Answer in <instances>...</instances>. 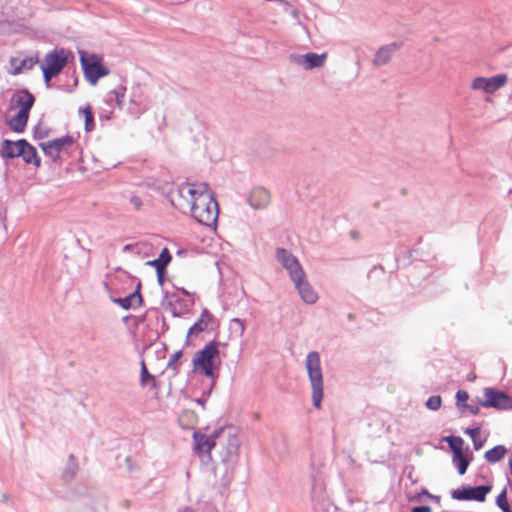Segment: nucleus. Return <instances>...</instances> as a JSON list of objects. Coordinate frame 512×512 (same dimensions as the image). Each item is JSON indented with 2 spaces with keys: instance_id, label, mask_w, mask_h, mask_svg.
I'll return each instance as SVG.
<instances>
[{
  "instance_id": "obj_1",
  "label": "nucleus",
  "mask_w": 512,
  "mask_h": 512,
  "mask_svg": "<svg viewBox=\"0 0 512 512\" xmlns=\"http://www.w3.org/2000/svg\"><path fill=\"white\" fill-rule=\"evenodd\" d=\"M169 196L175 208L189 210L198 223L216 227L219 206L206 183H182L172 189Z\"/></svg>"
},
{
  "instance_id": "obj_2",
  "label": "nucleus",
  "mask_w": 512,
  "mask_h": 512,
  "mask_svg": "<svg viewBox=\"0 0 512 512\" xmlns=\"http://www.w3.org/2000/svg\"><path fill=\"white\" fill-rule=\"evenodd\" d=\"M214 436L217 439V447L220 449L219 456L221 463L225 466L226 481H229L239 460L241 442L233 427L215 430Z\"/></svg>"
},
{
  "instance_id": "obj_3",
  "label": "nucleus",
  "mask_w": 512,
  "mask_h": 512,
  "mask_svg": "<svg viewBox=\"0 0 512 512\" xmlns=\"http://www.w3.org/2000/svg\"><path fill=\"white\" fill-rule=\"evenodd\" d=\"M218 345L216 341L207 343L202 350L195 354L192 361L194 371L200 372L212 380L218 377L216 372L218 369L217 362H220Z\"/></svg>"
},
{
  "instance_id": "obj_4",
  "label": "nucleus",
  "mask_w": 512,
  "mask_h": 512,
  "mask_svg": "<svg viewBox=\"0 0 512 512\" xmlns=\"http://www.w3.org/2000/svg\"><path fill=\"white\" fill-rule=\"evenodd\" d=\"M305 366L312 388L313 405L320 408L323 399V374L320 355L317 351H311L307 354Z\"/></svg>"
},
{
  "instance_id": "obj_5",
  "label": "nucleus",
  "mask_w": 512,
  "mask_h": 512,
  "mask_svg": "<svg viewBox=\"0 0 512 512\" xmlns=\"http://www.w3.org/2000/svg\"><path fill=\"white\" fill-rule=\"evenodd\" d=\"M79 54L84 76L91 85H96L100 78L109 74V69L102 64L101 57L84 51Z\"/></svg>"
},
{
  "instance_id": "obj_6",
  "label": "nucleus",
  "mask_w": 512,
  "mask_h": 512,
  "mask_svg": "<svg viewBox=\"0 0 512 512\" xmlns=\"http://www.w3.org/2000/svg\"><path fill=\"white\" fill-rule=\"evenodd\" d=\"M311 502L314 512H340L329 499L322 479L314 478L311 488Z\"/></svg>"
},
{
  "instance_id": "obj_7",
  "label": "nucleus",
  "mask_w": 512,
  "mask_h": 512,
  "mask_svg": "<svg viewBox=\"0 0 512 512\" xmlns=\"http://www.w3.org/2000/svg\"><path fill=\"white\" fill-rule=\"evenodd\" d=\"M484 399L479 400V405L486 408H495L496 410H511L512 398L495 388H485L483 391Z\"/></svg>"
},
{
  "instance_id": "obj_8",
  "label": "nucleus",
  "mask_w": 512,
  "mask_h": 512,
  "mask_svg": "<svg viewBox=\"0 0 512 512\" xmlns=\"http://www.w3.org/2000/svg\"><path fill=\"white\" fill-rule=\"evenodd\" d=\"M73 58L72 52L64 48H54L45 55L41 66L60 74L69 60Z\"/></svg>"
},
{
  "instance_id": "obj_9",
  "label": "nucleus",
  "mask_w": 512,
  "mask_h": 512,
  "mask_svg": "<svg viewBox=\"0 0 512 512\" xmlns=\"http://www.w3.org/2000/svg\"><path fill=\"white\" fill-rule=\"evenodd\" d=\"M492 487L490 485H480V486H463L460 489H455L451 491V497L455 500L459 501H470L475 500L478 502H483L486 499V495L491 491Z\"/></svg>"
},
{
  "instance_id": "obj_10",
  "label": "nucleus",
  "mask_w": 512,
  "mask_h": 512,
  "mask_svg": "<svg viewBox=\"0 0 512 512\" xmlns=\"http://www.w3.org/2000/svg\"><path fill=\"white\" fill-rule=\"evenodd\" d=\"M507 80L508 78L505 74H498L489 78L477 77L472 81L471 88L491 94L504 86Z\"/></svg>"
},
{
  "instance_id": "obj_11",
  "label": "nucleus",
  "mask_w": 512,
  "mask_h": 512,
  "mask_svg": "<svg viewBox=\"0 0 512 512\" xmlns=\"http://www.w3.org/2000/svg\"><path fill=\"white\" fill-rule=\"evenodd\" d=\"M291 281L306 304H314L318 300V294L308 282L305 272H302V275L294 273V278Z\"/></svg>"
},
{
  "instance_id": "obj_12",
  "label": "nucleus",
  "mask_w": 512,
  "mask_h": 512,
  "mask_svg": "<svg viewBox=\"0 0 512 512\" xmlns=\"http://www.w3.org/2000/svg\"><path fill=\"white\" fill-rule=\"evenodd\" d=\"M276 259L288 271L290 279L294 278V273L302 275L304 272L298 259L288 250L284 248H277Z\"/></svg>"
},
{
  "instance_id": "obj_13",
  "label": "nucleus",
  "mask_w": 512,
  "mask_h": 512,
  "mask_svg": "<svg viewBox=\"0 0 512 512\" xmlns=\"http://www.w3.org/2000/svg\"><path fill=\"white\" fill-rule=\"evenodd\" d=\"M327 54L306 53L303 55H291L292 60L305 70L320 68L324 65Z\"/></svg>"
},
{
  "instance_id": "obj_14",
  "label": "nucleus",
  "mask_w": 512,
  "mask_h": 512,
  "mask_svg": "<svg viewBox=\"0 0 512 512\" xmlns=\"http://www.w3.org/2000/svg\"><path fill=\"white\" fill-rule=\"evenodd\" d=\"M18 157H22L25 163L33 164L35 167L41 165V159L38 156L37 150L26 139L16 141Z\"/></svg>"
},
{
  "instance_id": "obj_15",
  "label": "nucleus",
  "mask_w": 512,
  "mask_h": 512,
  "mask_svg": "<svg viewBox=\"0 0 512 512\" xmlns=\"http://www.w3.org/2000/svg\"><path fill=\"white\" fill-rule=\"evenodd\" d=\"M193 440L195 450L198 454L206 453L210 457L211 450L217 447V439L214 436V432L210 436L200 432H194Z\"/></svg>"
},
{
  "instance_id": "obj_16",
  "label": "nucleus",
  "mask_w": 512,
  "mask_h": 512,
  "mask_svg": "<svg viewBox=\"0 0 512 512\" xmlns=\"http://www.w3.org/2000/svg\"><path fill=\"white\" fill-rule=\"evenodd\" d=\"M11 101L19 108L18 112L29 115L35 103V97L27 89H23L15 92Z\"/></svg>"
},
{
  "instance_id": "obj_17",
  "label": "nucleus",
  "mask_w": 512,
  "mask_h": 512,
  "mask_svg": "<svg viewBox=\"0 0 512 512\" xmlns=\"http://www.w3.org/2000/svg\"><path fill=\"white\" fill-rule=\"evenodd\" d=\"M402 43L393 42L387 45H384L378 49L376 52L373 63L375 66H384L386 65L393 54L401 49Z\"/></svg>"
},
{
  "instance_id": "obj_18",
  "label": "nucleus",
  "mask_w": 512,
  "mask_h": 512,
  "mask_svg": "<svg viewBox=\"0 0 512 512\" xmlns=\"http://www.w3.org/2000/svg\"><path fill=\"white\" fill-rule=\"evenodd\" d=\"M141 283L139 282L134 292L123 298H114L113 302L121 306L123 309H135L142 304V295L140 293Z\"/></svg>"
},
{
  "instance_id": "obj_19",
  "label": "nucleus",
  "mask_w": 512,
  "mask_h": 512,
  "mask_svg": "<svg viewBox=\"0 0 512 512\" xmlns=\"http://www.w3.org/2000/svg\"><path fill=\"white\" fill-rule=\"evenodd\" d=\"M269 201V192L262 187L254 188L248 197V202L254 209L265 208L268 205Z\"/></svg>"
},
{
  "instance_id": "obj_20",
  "label": "nucleus",
  "mask_w": 512,
  "mask_h": 512,
  "mask_svg": "<svg viewBox=\"0 0 512 512\" xmlns=\"http://www.w3.org/2000/svg\"><path fill=\"white\" fill-rule=\"evenodd\" d=\"M215 320L214 316L207 309H203L200 318L189 328L187 338L196 336L205 331L208 325Z\"/></svg>"
},
{
  "instance_id": "obj_21",
  "label": "nucleus",
  "mask_w": 512,
  "mask_h": 512,
  "mask_svg": "<svg viewBox=\"0 0 512 512\" xmlns=\"http://www.w3.org/2000/svg\"><path fill=\"white\" fill-rule=\"evenodd\" d=\"M147 110V106L145 105L141 94H133L130 98V106L128 107V112L130 115L134 117H139Z\"/></svg>"
},
{
  "instance_id": "obj_22",
  "label": "nucleus",
  "mask_w": 512,
  "mask_h": 512,
  "mask_svg": "<svg viewBox=\"0 0 512 512\" xmlns=\"http://www.w3.org/2000/svg\"><path fill=\"white\" fill-rule=\"evenodd\" d=\"M28 119L29 115L18 112L14 117L7 121V125L12 131L16 133H22L26 128Z\"/></svg>"
},
{
  "instance_id": "obj_23",
  "label": "nucleus",
  "mask_w": 512,
  "mask_h": 512,
  "mask_svg": "<svg viewBox=\"0 0 512 512\" xmlns=\"http://www.w3.org/2000/svg\"><path fill=\"white\" fill-rule=\"evenodd\" d=\"M172 256L167 248H164L159 257L152 261L148 262V265L153 266L156 269V272H161V270H166L168 264L171 262Z\"/></svg>"
},
{
  "instance_id": "obj_24",
  "label": "nucleus",
  "mask_w": 512,
  "mask_h": 512,
  "mask_svg": "<svg viewBox=\"0 0 512 512\" xmlns=\"http://www.w3.org/2000/svg\"><path fill=\"white\" fill-rule=\"evenodd\" d=\"M16 141L8 139L3 140L0 148V156L4 159H13L18 157Z\"/></svg>"
},
{
  "instance_id": "obj_25",
  "label": "nucleus",
  "mask_w": 512,
  "mask_h": 512,
  "mask_svg": "<svg viewBox=\"0 0 512 512\" xmlns=\"http://www.w3.org/2000/svg\"><path fill=\"white\" fill-rule=\"evenodd\" d=\"M507 453V448L503 445H497L493 447L492 449L488 450L484 454V458L489 463H496L499 462Z\"/></svg>"
},
{
  "instance_id": "obj_26",
  "label": "nucleus",
  "mask_w": 512,
  "mask_h": 512,
  "mask_svg": "<svg viewBox=\"0 0 512 512\" xmlns=\"http://www.w3.org/2000/svg\"><path fill=\"white\" fill-rule=\"evenodd\" d=\"M125 92L126 87L120 85L118 88L108 92L106 102L112 103L113 101H115L117 106L119 108H122L124 104Z\"/></svg>"
},
{
  "instance_id": "obj_27",
  "label": "nucleus",
  "mask_w": 512,
  "mask_h": 512,
  "mask_svg": "<svg viewBox=\"0 0 512 512\" xmlns=\"http://www.w3.org/2000/svg\"><path fill=\"white\" fill-rule=\"evenodd\" d=\"M49 142L61 153L68 151L74 145L75 140L72 136L65 135Z\"/></svg>"
},
{
  "instance_id": "obj_28",
  "label": "nucleus",
  "mask_w": 512,
  "mask_h": 512,
  "mask_svg": "<svg viewBox=\"0 0 512 512\" xmlns=\"http://www.w3.org/2000/svg\"><path fill=\"white\" fill-rule=\"evenodd\" d=\"M140 384L143 387L151 385L153 388H156V379L149 373L144 360L141 361Z\"/></svg>"
},
{
  "instance_id": "obj_29",
  "label": "nucleus",
  "mask_w": 512,
  "mask_h": 512,
  "mask_svg": "<svg viewBox=\"0 0 512 512\" xmlns=\"http://www.w3.org/2000/svg\"><path fill=\"white\" fill-rule=\"evenodd\" d=\"M78 469L77 463L73 455L69 456L66 467L63 470L62 477L65 481H70L74 478Z\"/></svg>"
},
{
  "instance_id": "obj_30",
  "label": "nucleus",
  "mask_w": 512,
  "mask_h": 512,
  "mask_svg": "<svg viewBox=\"0 0 512 512\" xmlns=\"http://www.w3.org/2000/svg\"><path fill=\"white\" fill-rule=\"evenodd\" d=\"M80 113L84 115L85 131L91 132L95 127L94 114L90 106L80 109Z\"/></svg>"
},
{
  "instance_id": "obj_31",
  "label": "nucleus",
  "mask_w": 512,
  "mask_h": 512,
  "mask_svg": "<svg viewBox=\"0 0 512 512\" xmlns=\"http://www.w3.org/2000/svg\"><path fill=\"white\" fill-rule=\"evenodd\" d=\"M445 441L448 443L450 449L453 452V455H458L462 452L463 439L458 436H448L445 438Z\"/></svg>"
},
{
  "instance_id": "obj_32",
  "label": "nucleus",
  "mask_w": 512,
  "mask_h": 512,
  "mask_svg": "<svg viewBox=\"0 0 512 512\" xmlns=\"http://www.w3.org/2000/svg\"><path fill=\"white\" fill-rule=\"evenodd\" d=\"M453 462L456 464L458 473L460 475H464L467 471V468L469 466V459L463 454L453 455Z\"/></svg>"
},
{
  "instance_id": "obj_33",
  "label": "nucleus",
  "mask_w": 512,
  "mask_h": 512,
  "mask_svg": "<svg viewBox=\"0 0 512 512\" xmlns=\"http://www.w3.org/2000/svg\"><path fill=\"white\" fill-rule=\"evenodd\" d=\"M39 146L43 150L44 154L50 157L54 162L60 159V152L50 143H40Z\"/></svg>"
},
{
  "instance_id": "obj_34",
  "label": "nucleus",
  "mask_w": 512,
  "mask_h": 512,
  "mask_svg": "<svg viewBox=\"0 0 512 512\" xmlns=\"http://www.w3.org/2000/svg\"><path fill=\"white\" fill-rule=\"evenodd\" d=\"M38 61L39 59L37 55L26 57L21 61L20 66L15 68L14 74L20 73L22 69H31L34 65L38 63Z\"/></svg>"
},
{
  "instance_id": "obj_35",
  "label": "nucleus",
  "mask_w": 512,
  "mask_h": 512,
  "mask_svg": "<svg viewBox=\"0 0 512 512\" xmlns=\"http://www.w3.org/2000/svg\"><path fill=\"white\" fill-rule=\"evenodd\" d=\"M496 504L503 512H512L507 502V491L503 489L501 493L496 497Z\"/></svg>"
},
{
  "instance_id": "obj_36",
  "label": "nucleus",
  "mask_w": 512,
  "mask_h": 512,
  "mask_svg": "<svg viewBox=\"0 0 512 512\" xmlns=\"http://www.w3.org/2000/svg\"><path fill=\"white\" fill-rule=\"evenodd\" d=\"M441 404H442V399H441V396L439 395H433V396H430L426 403H425V406L427 407V409L429 410H432V411H437L440 407H441Z\"/></svg>"
},
{
  "instance_id": "obj_37",
  "label": "nucleus",
  "mask_w": 512,
  "mask_h": 512,
  "mask_svg": "<svg viewBox=\"0 0 512 512\" xmlns=\"http://www.w3.org/2000/svg\"><path fill=\"white\" fill-rule=\"evenodd\" d=\"M469 395L464 390H458L456 393V406L457 409H461L462 407H465L466 401L468 400Z\"/></svg>"
},
{
  "instance_id": "obj_38",
  "label": "nucleus",
  "mask_w": 512,
  "mask_h": 512,
  "mask_svg": "<svg viewBox=\"0 0 512 512\" xmlns=\"http://www.w3.org/2000/svg\"><path fill=\"white\" fill-rule=\"evenodd\" d=\"M183 353L181 350H178L176 351L170 358L168 364H167V368L168 369H173L174 371L177 372L178 368H177V362L178 360L182 357Z\"/></svg>"
},
{
  "instance_id": "obj_39",
  "label": "nucleus",
  "mask_w": 512,
  "mask_h": 512,
  "mask_svg": "<svg viewBox=\"0 0 512 512\" xmlns=\"http://www.w3.org/2000/svg\"><path fill=\"white\" fill-rule=\"evenodd\" d=\"M464 406L465 407H462L461 409H459V412H460L461 415H463L466 411L470 412L473 415H478L479 412H480L479 405L467 404L466 403Z\"/></svg>"
},
{
  "instance_id": "obj_40",
  "label": "nucleus",
  "mask_w": 512,
  "mask_h": 512,
  "mask_svg": "<svg viewBox=\"0 0 512 512\" xmlns=\"http://www.w3.org/2000/svg\"><path fill=\"white\" fill-rule=\"evenodd\" d=\"M41 70H42V73H43V79H44V82L46 83V86L49 87L50 86V81L52 80V78L56 77L58 74L49 70V69H46L42 66H40Z\"/></svg>"
},
{
  "instance_id": "obj_41",
  "label": "nucleus",
  "mask_w": 512,
  "mask_h": 512,
  "mask_svg": "<svg viewBox=\"0 0 512 512\" xmlns=\"http://www.w3.org/2000/svg\"><path fill=\"white\" fill-rule=\"evenodd\" d=\"M129 202L132 205L133 209L136 210V211L140 210L142 208V206H143L142 199L139 196H136V195H132L129 198Z\"/></svg>"
},
{
  "instance_id": "obj_42",
  "label": "nucleus",
  "mask_w": 512,
  "mask_h": 512,
  "mask_svg": "<svg viewBox=\"0 0 512 512\" xmlns=\"http://www.w3.org/2000/svg\"><path fill=\"white\" fill-rule=\"evenodd\" d=\"M231 323L233 325H236L237 326V329L239 330V333L242 335L245 331V323L243 320L239 319V318H234L231 320Z\"/></svg>"
},
{
  "instance_id": "obj_43",
  "label": "nucleus",
  "mask_w": 512,
  "mask_h": 512,
  "mask_svg": "<svg viewBox=\"0 0 512 512\" xmlns=\"http://www.w3.org/2000/svg\"><path fill=\"white\" fill-rule=\"evenodd\" d=\"M464 432L465 434L469 435L472 440H474L477 439L478 435L480 434V427L467 428Z\"/></svg>"
},
{
  "instance_id": "obj_44",
  "label": "nucleus",
  "mask_w": 512,
  "mask_h": 512,
  "mask_svg": "<svg viewBox=\"0 0 512 512\" xmlns=\"http://www.w3.org/2000/svg\"><path fill=\"white\" fill-rule=\"evenodd\" d=\"M47 136V132L43 131L40 126H36L34 128V138L35 139H43Z\"/></svg>"
},
{
  "instance_id": "obj_45",
  "label": "nucleus",
  "mask_w": 512,
  "mask_h": 512,
  "mask_svg": "<svg viewBox=\"0 0 512 512\" xmlns=\"http://www.w3.org/2000/svg\"><path fill=\"white\" fill-rule=\"evenodd\" d=\"M411 512H432V509L430 506L423 505V506L413 507Z\"/></svg>"
},
{
  "instance_id": "obj_46",
  "label": "nucleus",
  "mask_w": 512,
  "mask_h": 512,
  "mask_svg": "<svg viewBox=\"0 0 512 512\" xmlns=\"http://www.w3.org/2000/svg\"><path fill=\"white\" fill-rule=\"evenodd\" d=\"M472 441L475 450H480L482 448L484 441L478 439H474Z\"/></svg>"
},
{
  "instance_id": "obj_47",
  "label": "nucleus",
  "mask_w": 512,
  "mask_h": 512,
  "mask_svg": "<svg viewBox=\"0 0 512 512\" xmlns=\"http://www.w3.org/2000/svg\"><path fill=\"white\" fill-rule=\"evenodd\" d=\"M166 270H161V272H157L158 282L160 285L164 282V274Z\"/></svg>"
},
{
  "instance_id": "obj_48",
  "label": "nucleus",
  "mask_w": 512,
  "mask_h": 512,
  "mask_svg": "<svg viewBox=\"0 0 512 512\" xmlns=\"http://www.w3.org/2000/svg\"><path fill=\"white\" fill-rule=\"evenodd\" d=\"M291 16L294 18V19H298L299 18V12L297 9H293L291 12H290Z\"/></svg>"
},
{
  "instance_id": "obj_49",
  "label": "nucleus",
  "mask_w": 512,
  "mask_h": 512,
  "mask_svg": "<svg viewBox=\"0 0 512 512\" xmlns=\"http://www.w3.org/2000/svg\"><path fill=\"white\" fill-rule=\"evenodd\" d=\"M196 402L204 408L205 407V403H206V399L205 398H197Z\"/></svg>"
},
{
  "instance_id": "obj_50",
  "label": "nucleus",
  "mask_w": 512,
  "mask_h": 512,
  "mask_svg": "<svg viewBox=\"0 0 512 512\" xmlns=\"http://www.w3.org/2000/svg\"><path fill=\"white\" fill-rule=\"evenodd\" d=\"M178 512H194V510L191 507H184L183 509H180Z\"/></svg>"
}]
</instances>
